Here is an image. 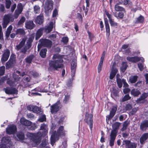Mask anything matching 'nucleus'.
Here are the masks:
<instances>
[{
	"label": "nucleus",
	"instance_id": "49530a36",
	"mask_svg": "<svg viewBox=\"0 0 148 148\" xmlns=\"http://www.w3.org/2000/svg\"><path fill=\"white\" fill-rule=\"evenodd\" d=\"M46 120V118L45 115H42L39 118L38 121L40 122H43L45 121Z\"/></svg>",
	"mask_w": 148,
	"mask_h": 148
},
{
	"label": "nucleus",
	"instance_id": "338daca9",
	"mask_svg": "<svg viewBox=\"0 0 148 148\" xmlns=\"http://www.w3.org/2000/svg\"><path fill=\"white\" fill-rule=\"evenodd\" d=\"M146 79V84L148 86V73H146L144 75Z\"/></svg>",
	"mask_w": 148,
	"mask_h": 148
},
{
	"label": "nucleus",
	"instance_id": "3c124183",
	"mask_svg": "<svg viewBox=\"0 0 148 148\" xmlns=\"http://www.w3.org/2000/svg\"><path fill=\"white\" fill-rule=\"evenodd\" d=\"M5 71V67L4 66L0 67V76L3 75Z\"/></svg>",
	"mask_w": 148,
	"mask_h": 148
},
{
	"label": "nucleus",
	"instance_id": "c9c22d12",
	"mask_svg": "<svg viewBox=\"0 0 148 148\" xmlns=\"http://www.w3.org/2000/svg\"><path fill=\"white\" fill-rule=\"evenodd\" d=\"M12 29V27L11 25H10L7 28L6 33V37H8L11 33V31Z\"/></svg>",
	"mask_w": 148,
	"mask_h": 148
},
{
	"label": "nucleus",
	"instance_id": "b1692460",
	"mask_svg": "<svg viewBox=\"0 0 148 148\" xmlns=\"http://www.w3.org/2000/svg\"><path fill=\"white\" fill-rule=\"evenodd\" d=\"M25 27L29 29H32L34 27L35 25L32 21L26 22L25 23Z\"/></svg>",
	"mask_w": 148,
	"mask_h": 148
},
{
	"label": "nucleus",
	"instance_id": "6e6d98bb",
	"mask_svg": "<svg viewBox=\"0 0 148 148\" xmlns=\"http://www.w3.org/2000/svg\"><path fill=\"white\" fill-rule=\"evenodd\" d=\"M25 20V18L24 17H22L18 22V25H21L24 22Z\"/></svg>",
	"mask_w": 148,
	"mask_h": 148
},
{
	"label": "nucleus",
	"instance_id": "37998d69",
	"mask_svg": "<svg viewBox=\"0 0 148 148\" xmlns=\"http://www.w3.org/2000/svg\"><path fill=\"white\" fill-rule=\"evenodd\" d=\"M131 97L129 96V95H125L122 99L121 101L124 102L130 99Z\"/></svg>",
	"mask_w": 148,
	"mask_h": 148
},
{
	"label": "nucleus",
	"instance_id": "e433bc0d",
	"mask_svg": "<svg viewBox=\"0 0 148 148\" xmlns=\"http://www.w3.org/2000/svg\"><path fill=\"white\" fill-rule=\"evenodd\" d=\"M13 60H9L7 62L6 64V66L7 69H9L11 68L13 65Z\"/></svg>",
	"mask_w": 148,
	"mask_h": 148
},
{
	"label": "nucleus",
	"instance_id": "39448f33",
	"mask_svg": "<svg viewBox=\"0 0 148 148\" xmlns=\"http://www.w3.org/2000/svg\"><path fill=\"white\" fill-rule=\"evenodd\" d=\"M20 122L22 125L28 127L29 129L30 130H34L37 128L35 123H32L31 121L24 117L20 119Z\"/></svg>",
	"mask_w": 148,
	"mask_h": 148
},
{
	"label": "nucleus",
	"instance_id": "a878e982",
	"mask_svg": "<svg viewBox=\"0 0 148 148\" xmlns=\"http://www.w3.org/2000/svg\"><path fill=\"white\" fill-rule=\"evenodd\" d=\"M118 71V70L116 68H114L112 67L111 69L110 76V78L112 79L115 76L116 73Z\"/></svg>",
	"mask_w": 148,
	"mask_h": 148
},
{
	"label": "nucleus",
	"instance_id": "9d476101",
	"mask_svg": "<svg viewBox=\"0 0 148 148\" xmlns=\"http://www.w3.org/2000/svg\"><path fill=\"white\" fill-rule=\"evenodd\" d=\"M61 107L60 101H58L55 104L51 106L50 110L52 114L57 112Z\"/></svg>",
	"mask_w": 148,
	"mask_h": 148
},
{
	"label": "nucleus",
	"instance_id": "de8ad7c7",
	"mask_svg": "<svg viewBox=\"0 0 148 148\" xmlns=\"http://www.w3.org/2000/svg\"><path fill=\"white\" fill-rule=\"evenodd\" d=\"M70 96L68 95H65L63 101L64 103H68L69 100Z\"/></svg>",
	"mask_w": 148,
	"mask_h": 148
},
{
	"label": "nucleus",
	"instance_id": "cd10ccee",
	"mask_svg": "<svg viewBox=\"0 0 148 148\" xmlns=\"http://www.w3.org/2000/svg\"><path fill=\"white\" fill-rule=\"evenodd\" d=\"M140 94L139 90L137 89H134L131 91V94L134 97L138 96Z\"/></svg>",
	"mask_w": 148,
	"mask_h": 148
},
{
	"label": "nucleus",
	"instance_id": "f8f14e48",
	"mask_svg": "<svg viewBox=\"0 0 148 148\" xmlns=\"http://www.w3.org/2000/svg\"><path fill=\"white\" fill-rule=\"evenodd\" d=\"M117 133V131L115 130H113L111 132L110 141V146H112L114 145Z\"/></svg>",
	"mask_w": 148,
	"mask_h": 148
},
{
	"label": "nucleus",
	"instance_id": "f3484780",
	"mask_svg": "<svg viewBox=\"0 0 148 148\" xmlns=\"http://www.w3.org/2000/svg\"><path fill=\"white\" fill-rule=\"evenodd\" d=\"M123 143V145H125L127 148H136V144L130 143L129 140H124Z\"/></svg>",
	"mask_w": 148,
	"mask_h": 148
},
{
	"label": "nucleus",
	"instance_id": "473e14b6",
	"mask_svg": "<svg viewBox=\"0 0 148 148\" xmlns=\"http://www.w3.org/2000/svg\"><path fill=\"white\" fill-rule=\"evenodd\" d=\"M127 66V63L125 62H123L122 63L121 66V71L124 72L126 69Z\"/></svg>",
	"mask_w": 148,
	"mask_h": 148
},
{
	"label": "nucleus",
	"instance_id": "72a5a7b5",
	"mask_svg": "<svg viewBox=\"0 0 148 148\" xmlns=\"http://www.w3.org/2000/svg\"><path fill=\"white\" fill-rule=\"evenodd\" d=\"M144 21V17L142 16H140L136 18L135 22L136 23H142Z\"/></svg>",
	"mask_w": 148,
	"mask_h": 148
},
{
	"label": "nucleus",
	"instance_id": "f257e3e1",
	"mask_svg": "<svg viewBox=\"0 0 148 148\" xmlns=\"http://www.w3.org/2000/svg\"><path fill=\"white\" fill-rule=\"evenodd\" d=\"M40 130L43 131L42 134L40 132L35 134L31 133H28L27 134V136L33 141V146H36L38 145L40 142L41 137L45 136L48 133L47 126L44 123L41 124Z\"/></svg>",
	"mask_w": 148,
	"mask_h": 148
},
{
	"label": "nucleus",
	"instance_id": "4d7b16f0",
	"mask_svg": "<svg viewBox=\"0 0 148 148\" xmlns=\"http://www.w3.org/2000/svg\"><path fill=\"white\" fill-rule=\"evenodd\" d=\"M21 13V12L16 10L15 11L14 16H13V17H14L15 18H16L18 17L19 15Z\"/></svg>",
	"mask_w": 148,
	"mask_h": 148
},
{
	"label": "nucleus",
	"instance_id": "13d9d810",
	"mask_svg": "<svg viewBox=\"0 0 148 148\" xmlns=\"http://www.w3.org/2000/svg\"><path fill=\"white\" fill-rule=\"evenodd\" d=\"M58 10L55 9L53 11V17H56L57 15H58Z\"/></svg>",
	"mask_w": 148,
	"mask_h": 148
},
{
	"label": "nucleus",
	"instance_id": "4be33fe9",
	"mask_svg": "<svg viewBox=\"0 0 148 148\" xmlns=\"http://www.w3.org/2000/svg\"><path fill=\"white\" fill-rule=\"evenodd\" d=\"M76 67V63L75 62H72L71 70V75L72 77H74L75 73V71Z\"/></svg>",
	"mask_w": 148,
	"mask_h": 148
},
{
	"label": "nucleus",
	"instance_id": "a211bd4d",
	"mask_svg": "<svg viewBox=\"0 0 148 148\" xmlns=\"http://www.w3.org/2000/svg\"><path fill=\"white\" fill-rule=\"evenodd\" d=\"M4 89L5 93L8 94H16L17 92V90L14 88L8 87Z\"/></svg>",
	"mask_w": 148,
	"mask_h": 148
},
{
	"label": "nucleus",
	"instance_id": "5fc2aeb1",
	"mask_svg": "<svg viewBox=\"0 0 148 148\" xmlns=\"http://www.w3.org/2000/svg\"><path fill=\"white\" fill-rule=\"evenodd\" d=\"M6 7L7 9L10 8L11 4V2L10 0H5Z\"/></svg>",
	"mask_w": 148,
	"mask_h": 148
},
{
	"label": "nucleus",
	"instance_id": "864d4df0",
	"mask_svg": "<svg viewBox=\"0 0 148 148\" xmlns=\"http://www.w3.org/2000/svg\"><path fill=\"white\" fill-rule=\"evenodd\" d=\"M24 30L23 29H18L16 30V34H24Z\"/></svg>",
	"mask_w": 148,
	"mask_h": 148
},
{
	"label": "nucleus",
	"instance_id": "0e129e2a",
	"mask_svg": "<svg viewBox=\"0 0 148 148\" xmlns=\"http://www.w3.org/2000/svg\"><path fill=\"white\" fill-rule=\"evenodd\" d=\"M13 76L14 79H15V81H16L19 80L20 78L19 77L18 75L17 76L16 75H15L14 74H13Z\"/></svg>",
	"mask_w": 148,
	"mask_h": 148
},
{
	"label": "nucleus",
	"instance_id": "c03bdc74",
	"mask_svg": "<svg viewBox=\"0 0 148 148\" xmlns=\"http://www.w3.org/2000/svg\"><path fill=\"white\" fill-rule=\"evenodd\" d=\"M129 122L127 121H125L123 125V127L121 129L122 131H123L126 130L129 124Z\"/></svg>",
	"mask_w": 148,
	"mask_h": 148
},
{
	"label": "nucleus",
	"instance_id": "8fccbe9b",
	"mask_svg": "<svg viewBox=\"0 0 148 148\" xmlns=\"http://www.w3.org/2000/svg\"><path fill=\"white\" fill-rule=\"evenodd\" d=\"M116 81L119 87V88H121L122 87L123 83V79L122 80L121 79H118V80H116Z\"/></svg>",
	"mask_w": 148,
	"mask_h": 148
},
{
	"label": "nucleus",
	"instance_id": "4c0bfd02",
	"mask_svg": "<svg viewBox=\"0 0 148 148\" xmlns=\"http://www.w3.org/2000/svg\"><path fill=\"white\" fill-rule=\"evenodd\" d=\"M17 137L18 138V140H22L24 139V134L22 132H21L17 134Z\"/></svg>",
	"mask_w": 148,
	"mask_h": 148
},
{
	"label": "nucleus",
	"instance_id": "393cba45",
	"mask_svg": "<svg viewBox=\"0 0 148 148\" xmlns=\"http://www.w3.org/2000/svg\"><path fill=\"white\" fill-rule=\"evenodd\" d=\"M148 127V121L145 120L142 122L140 125V129L142 130H145Z\"/></svg>",
	"mask_w": 148,
	"mask_h": 148
},
{
	"label": "nucleus",
	"instance_id": "0eeeda50",
	"mask_svg": "<svg viewBox=\"0 0 148 148\" xmlns=\"http://www.w3.org/2000/svg\"><path fill=\"white\" fill-rule=\"evenodd\" d=\"M93 115L90 114L86 112L84 121L89 126L91 131H92L93 127Z\"/></svg>",
	"mask_w": 148,
	"mask_h": 148
},
{
	"label": "nucleus",
	"instance_id": "ddd939ff",
	"mask_svg": "<svg viewBox=\"0 0 148 148\" xmlns=\"http://www.w3.org/2000/svg\"><path fill=\"white\" fill-rule=\"evenodd\" d=\"M16 127L15 125H9L6 129V133L9 134L14 133L16 131Z\"/></svg>",
	"mask_w": 148,
	"mask_h": 148
},
{
	"label": "nucleus",
	"instance_id": "423d86ee",
	"mask_svg": "<svg viewBox=\"0 0 148 148\" xmlns=\"http://www.w3.org/2000/svg\"><path fill=\"white\" fill-rule=\"evenodd\" d=\"M14 20L13 16L11 14L5 15L3 18V22L2 23L3 28H5L10 22H12Z\"/></svg>",
	"mask_w": 148,
	"mask_h": 148
},
{
	"label": "nucleus",
	"instance_id": "7ed1b4c3",
	"mask_svg": "<svg viewBox=\"0 0 148 148\" xmlns=\"http://www.w3.org/2000/svg\"><path fill=\"white\" fill-rule=\"evenodd\" d=\"M55 128V126H53L52 127H51L50 132V133L52 134L51 137V142L52 145L54 143L56 137L60 135H64L65 133V132L63 130V126H61L59 128L56 133V130H54Z\"/></svg>",
	"mask_w": 148,
	"mask_h": 148
},
{
	"label": "nucleus",
	"instance_id": "ea45409f",
	"mask_svg": "<svg viewBox=\"0 0 148 148\" xmlns=\"http://www.w3.org/2000/svg\"><path fill=\"white\" fill-rule=\"evenodd\" d=\"M73 80V77L69 79L66 82V85L68 87H71L72 85V82Z\"/></svg>",
	"mask_w": 148,
	"mask_h": 148
},
{
	"label": "nucleus",
	"instance_id": "7c9ffc66",
	"mask_svg": "<svg viewBox=\"0 0 148 148\" xmlns=\"http://www.w3.org/2000/svg\"><path fill=\"white\" fill-rule=\"evenodd\" d=\"M114 9L115 10L117 11H123L124 12H125V9L122 7L119 6L118 4H116L115 5Z\"/></svg>",
	"mask_w": 148,
	"mask_h": 148
},
{
	"label": "nucleus",
	"instance_id": "a19ab883",
	"mask_svg": "<svg viewBox=\"0 0 148 148\" xmlns=\"http://www.w3.org/2000/svg\"><path fill=\"white\" fill-rule=\"evenodd\" d=\"M34 57V56L32 55L27 57L25 59L26 62L29 63H30L31 62L33 58Z\"/></svg>",
	"mask_w": 148,
	"mask_h": 148
},
{
	"label": "nucleus",
	"instance_id": "e2e57ef3",
	"mask_svg": "<svg viewBox=\"0 0 148 148\" xmlns=\"http://www.w3.org/2000/svg\"><path fill=\"white\" fill-rule=\"evenodd\" d=\"M106 32L107 33H109L110 31V27L108 23L105 24Z\"/></svg>",
	"mask_w": 148,
	"mask_h": 148
},
{
	"label": "nucleus",
	"instance_id": "bf43d9fd",
	"mask_svg": "<svg viewBox=\"0 0 148 148\" xmlns=\"http://www.w3.org/2000/svg\"><path fill=\"white\" fill-rule=\"evenodd\" d=\"M68 41V38L67 37H64L62 39V41L64 44H66Z\"/></svg>",
	"mask_w": 148,
	"mask_h": 148
},
{
	"label": "nucleus",
	"instance_id": "58836bf2",
	"mask_svg": "<svg viewBox=\"0 0 148 148\" xmlns=\"http://www.w3.org/2000/svg\"><path fill=\"white\" fill-rule=\"evenodd\" d=\"M17 9L16 10L21 13L23 10V6L21 3H19L18 4L17 6Z\"/></svg>",
	"mask_w": 148,
	"mask_h": 148
},
{
	"label": "nucleus",
	"instance_id": "dca6fc26",
	"mask_svg": "<svg viewBox=\"0 0 148 148\" xmlns=\"http://www.w3.org/2000/svg\"><path fill=\"white\" fill-rule=\"evenodd\" d=\"M40 45L44 47H50L51 45L52 42L51 41L46 39L40 40Z\"/></svg>",
	"mask_w": 148,
	"mask_h": 148
},
{
	"label": "nucleus",
	"instance_id": "c85d7f7f",
	"mask_svg": "<svg viewBox=\"0 0 148 148\" xmlns=\"http://www.w3.org/2000/svg\"><path fill=\"white\" fill-rule=\"evenodd\" d=\"M25 40H26L25 39H23L19 44L16 46V49L17 50H19L23 47L25 44Z\"/></svg>",
	"mask_w": 148,
	"mask_h": 148
},
{
	"label": "nucleus",
	"instance_id": "c756f323",
	"mask_svg": "<svg viewBox=\"0 0 148 148\" xmlns=\"http://www.w3.org/2000/svg\"><path fill=\"white\" fill-rule=\"evenodd\" d=\"M138 76L136 75L131 76L129 78V81L132 83H135L137 81Z\"/></svg>",
	"mask_w": 148,
	"mask_h": 148
},
{
	"label": "nucleus",
	"instance_id": "5701e85b",
	"mask_svg": "<svg viewBox=\"0 0 148 148\" xmlns=\"http://www.w3.org/2000/svg\"><path fill=\"white\" fill-rule=\"evenodd\" d=\"M148 138V133L143 134L140 137V142L141 144H143Z\"/></svg>",
	"mask_w": 148,
	"mask_h": 148
},
{
	"label": "nucleus",
	"instance_id": "052dcab7",
	"mask_svg": "<svg viewBox=\"0 0 148 148\" xmlns=\"http://www.w3.org/2000/svg\"><path fill=\"white\" fill-rule=\"evenodd\" d=\"M110 23L111 26L114 27L117 26V24L116 23L114 22L113 20H111L110 21Z\"/></svg>",
	"mask_w": 148,
	"mask_h": 148
},
{
	"label": "nucleus",
	"instance_id": "a18cd8bd",
	"mask_svg": "<svg viewBox=\"0 0 148 148\" xmlns=\"http://www.w3.org/2000/svg\"><path fill=\"white\" fill-rule=\"evenodd\" d=\"M114 16L117 18H122L124 16V14L121 12H119L118 14H116V13L114 14Z\"/></svg>",
	"mask_w": 148,
	"mask_h": 148
},
{
	"label": "nucleus",
	"instance_id": "680f3d73",
	"mask_svg": "<svg viewBox=\"0 0 148 148\" xmlns=\"http://www.w3.org/2000/svg\"><path fill=\"white\" fill-rule=\"evenodd\" d=\"M130 89L127 88H125L123 89V92L125 94H127L130 91Z\"/></svg>",
	"mask_w": 148,
	"mask_h": 148
},
{
	"label": "nucleus",
	"instance_id": "774afa93",
	"mask_svg": "<svg viewBox=\"0 0 148 148\" xmlns=\"http://www.w3.org/2000/svg\"><path fill=\"white\" fill-rule=\"evenodd\" d=\"M132 108L131 105L128 104L126 105L125 106V109L127 110H129L131 109Z\"/></svg>",
	"mask_w": 148,
	"mask_h": 148
},
{
	"label": "nucleus",
	"instance_id": "20e7f679",
	"mask_svg": "<svg viewBox=\"0 0 148 148\" xmlns=\"http://www.w3.org/2000/svg\"><path fill=\"white\" fill-rule=\"evenodd\" d=\"M55 22H51L48 26H46L45 28H40L39 29L36 33V39L38 40L42 36L43 31L44 29L45 32L46 33H49L51 32L53 28Z\"/></svg>",
	"mask_w": 148,
	"mask_h": 148
},
{
	"label": "nucleus",
	"instance_id": "6e6552de",
	"mask_svg": "<svg viewBox=\"0 0 148 148\" xmlns=\"http://www.w3.org/2000/svg\"><path fill=\"white\" fill-rule=\"evenodd\" d=\"M2 144L0 145V148H7L6 145L9 144L10 145H12V143L10 141V138L8 136H5L2 139Z\"/></svg>",
	"mask_w": 148,
	"mask_h": 148
},
{
	"label": "nucleus",
	"instance_id": "f704fd0d",
	"mask_svg": "<svg viewBox=\"0 0 148 148\" xmlns=\"http://www.w3.org/2000/svg\"><path fill=\"white\" fill-rule=\"evenodd\" d=\"M47 50L46 49H42L40 52V56L43 58H45L46 56V52Z\"/></svg>",
	"mask_w": 148,
	"mask_h": 148
},
{
	"label": "nucleus",
	"instance_id": "79ce46f5",
	"mask_svg": "<svg viewBox=\"0 0 148 148\" xmlns=\"http://www.w3.org/2000/svg\"><path fill=\"white\" fill-rule=\"evenodd\" d=\"M120 123L118 122H116L112 125L113 130H115L116 131V130L119 128L120 125Z\"/></svg>",
	"mask_w": 148,
	"mask_h": 148
},
{
	"label": "nucleus",
	"instance_id": "603ef678",
	"mask_svg": "<svg viewBox=\"0 0 148 148\" xmlns=\"http://www.w3.org/2000/svg\"><path fill=\"white\" fill-rule=\"evenodd\" d=\"M34 8V12L35 13H38L39 12L40 8L38 6L35 5Z\"/></svg>",
	"mask_w": 148,
	"mask_h": 148
},
{
	"label": "nucleus",
	"instance_id": "09e8293b",
	"mask_svg": "<svg viewBox=\"0 0 148 148\" xmlns=\"http://www.w3.org/2000/svg\"><path fill=\"white\" fill-rule=\"evenodd\" d=\"M51 82L49 84V85L51 86V85L53 86L54 87L55 84L57 83V82L56 81V80L54 78H52L51 79Z\"/></svg>",
	"mask_w": 148,
	"mask_h": 148
},
{
	"label": "nucleus",
	"instance_id": "2eb2a0df",
	"mask_svg": "<svg viewBox=\"0 0 148 148\" xmlns=\"http://www.w3.org/2000/svg\"><path fill=\"white\" fill-rule=\"evenodd\" d=\"M27 109L30 111H32L35 113H39L40 112V109L38 107L33 106L30 105L27 106Z\"/></svg>",
	"mask_w": 148,
	"mask_h": 148
},
{
	"label": "nucleus",
	"instance_id": "f03ea898",
	"mask_svg": "<svg viewBox=\"0 0 148 148\" xmlns=\"http://www.w3.org/2000/svg\"><path fill=\"white\" fill-rule=\"evenodd\" d=\"M63 56L58 54L54 55L52 60L49 61V69L51 70H57L63 66Z\"/></svg>",
	"mask_w": 148,
	"mask_h": 148
},
{
	"label": "nucleus",
	"instance_id": "412c9836",
	"mask_svg": "<svg viewBox=\"0 0 148 148\" xmlns=\"http://www.w3.org/2000/svg\"><path fill=\"white\" fill-rule=\"evenodd\" d=\"M148 96L147 93H143L140 98L136 101V102L138 103H141L143 102V101Z\"/></svg>",
	"mask_w": 148,
	"mask_h": 148
},
{
	"label": "nucleus",
	"instance_id": "1a4fd4ad",
	"mask_svg": "<svg viewBox=\"0 0 148 148\" xmlns=\"http://www.w3.org/2000/svg\"><path fill=\"white\" fill-rule=\"evenodd\" d=\"M34 38L33 35H32L27 40L26 46L23 47L21 50V52L23 53H25L27 50L29 49L31 46V43Z\"/></svg>",
	"mask_w": 148,
	"mask_h": 148
},
{
	"label": "nucleus",
	"instance_id": "6ab92c4d",
	"mask_svg": "<svg viewBox=\"0 0 148 148\" xmlns=\"http://www.w3.org/2000/svg\"><path fill=\"white\" fill-rule=\"evenodd\" d=\"M105 52H103V53L101 57L100 62L98 66V73H99L101 70V68L103 65V60L104 58V57L105 55Z\"/></svg>",
	"mask_w": 148,
	"mask_h": 148
},
{
	"label": "nucleus",
	"instance_id": "bb28decb",
	"mask_svg": "<svg viewBox=\"0 0 148 148\" xmlns=\"http://www.w3.org/2000/svg\"><path fill=\"white\" fill-rule=\"evenodd\" d=\"M117 110V107L116 106H113L111 109L110 112V115L108 117L109 119L112 118L114 115Z\"/></svg>",
	"mask_w": 148,
	"mask_h": 148
},
{
	"label": "nucleus",
	"instance_id": "aec40b11",
	"mask_svg": "<svg viewBox=\"0 0 148 148\" xmlns=\"http://www.w3.org/2000/svg\"><path fill=\"white\" fill-rule=\"evenodd\" d=\"M53 2L52 0H47L45 2V9L49 10L53 8Z\"/></svg>",
	"mask_w": 148,
	"mask_h": 148
},
{
	"label": "nucleus",
	"instance_id": "69168bd1",
	"mask_svg": "<svg viewBox=\"0 0 148 148\" xmlns=\"http://www.w3.org/2000/svg\"><path fill=\"white\" fill-rule=\"evenodd\" d=\"M123 87H124L125 88H127L129 86V85L127 83L124 79H123Z\"/></svg>",
	"mask_w": 148,
	"mask_h": 148
},
{
	"label": "nucleus",
	"instance_id": "4468645a",
	"mask_svg": "<svg viewBox=\"0 0 148 148\" xmlns=\"http://www.w3.org/2000/svg\"><path fill=\"white\" fill-rule=\"evenodd\" d=\"M10 55V51L9 50L6 49L4 51L1 58V61L2 63H4L8 60Z\"/></svg>",
	"mask_w": 148,
	"mask_h": 148
},
{
	"label": "nucleus",
	"instance_id": "2f4dec72",
	"mask_svg": "<svg viewBox=\"0 0 148 148\" xmlns=\"http://www.w3.org/2000/svg\"><path fill=\"white\" fill-rule=\"evenodd\" d=\"M43 21V17L42 16H39L37 17L36 19V22L39 24H42Z\"/></svg>",
	"mask_w": 148,
	"mask_h": 148
},
{
	"label": "nucleus",
	"instance_id": "9b49d317",
	"mask_svg": "<svg viewBox=\"0 0 148 148\" xmlns=\"http://www.w3.org/2000/svg\"><path fill=\"white\" fill-rule=\"evenodd\" d=\"M127 60L129 62L134 63L139 61H141L143 62L144 61V60L143 58L137 56H128L127 58Z\"/></svg>",
	"mask_w": 148,
	"mask_h": 148
}]
</instances>
